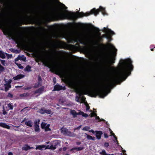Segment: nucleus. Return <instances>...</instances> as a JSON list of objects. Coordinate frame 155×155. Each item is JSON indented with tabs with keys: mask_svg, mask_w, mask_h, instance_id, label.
<instances>
[{
	"mask_svg": "<svg viewBox=\"0 0 155 155\" xmlns=\"http://www.w3.org/2000/svg\"><path fill=\"white\" fill-rule=\"evenodd\" d=\"M91 117H92L94 116H95L96 119L98 120L99 121H104V120L103 119H100V117L98 116H97V115L94 112H92V113H91Z\"/></svg>",
	"mask_w": 155,
	"mask_h": 155,
	"instance_id": "15",
	"label": "nucleus"
},
{
	"mask_svg": "<svg viewBox=\"0 0 155 155\" xmlns=\"http://www.w3.org/2000/svg\"><path fill=\"white\" fill-rule=\"evenodd\" d=\"M58 44H60V45H61L62 44V43L61 42H58Z\"/></svg>",
	"mask_w": 155,
	"mask_h": 155,
	"instance_id": "59",
	"label": "nucleus"
},
{
	"mask_svg": "<svg viewBox=\"0 0 155 155\" xmlns=\"http://www.w3.org/2000/svg\"><path fill=\"white\" fill-rule=\"evenodd\" d=\"M31 87H23V89L24 90H29V89H31Z\"/></svg>",
	"mask_w": 155,
	"mask_h": 155,
	"instance_id": "45",
	"label": "nucleus"
},
{
	"mask_svg": "<svg viewBox=\"0 0 155 155\" xmlns=\"http://www.w3.org/2000/svg\"><path fill=\"white\" fill-rule=\"evenodd\" d=\"M99 153L101 155H107V154L106 153L105 150H102V151Z\"/></svg>",
	"mask_w": 155,
	"mask_h": 155,
	"instance_id": "31",
	"label": "nucleus"
},
{
	"mask_svg": "<svg viewBox=\"0 0 155 155\" xmlns=\"http://www.w3.org/2000/svg\"><path fill=\"white\" fill-rule=\"evenodd\" d=\"M4 21V18L2 15H0V26L3 25Z\"/></svg>",
	"mask_w": 155,
	"mask_h": 155,
	"instance_id": "20",
	"label": "nucleus"
},
{
	"mask_svg": "<svg viewBox=\"0 0 155 155\" xmlns=\"http://www.w3.org/2000/svg\"><path fill=\"white\" fill-rule=\"evenodd\" d=\"M39 112L41 114H44L45 113V109H41L39 110Z\"/></svg>",
	"mask_w": 155,
	"mask_h": 155,
	"instance_id": "37",
	"label": "nucleus"
},
{
	"mask_svg": "<svg viewBox=\"0 0 155 155\" xmlns=\"http://www.w3.org/2000/svg\"><path fill=\"white\" fill-rule=\"evenodd\" d=\"M10 50L12 51H13L15 53H17L18 52V51L17 50H15L14 51V49H10Z\"/></svg>",
	"mask_w": 155,
	"mask_h": 155,
	"instance_id": "46",
	"label": "nucleus"
},
{
	"mask_svg": "<svg viewBox=\"0 0 155 155\" xmlns=\"http://www.w3.org/2000/svg\"><path fill=\"white\" fill-rule=\"evenodd\" d=\"M109 130H110V134H112V135H113V136H114V138H115V141H114V142H117V144H119V143H118V141H117V137H116L114 135V133H112V131H111V129H109Z\"/></svg>",
	"mask_w": 155,
	"mask_h": 155,
	"instance_id": "28",
	"label": "nucleus"
},
{
	"mask_svg": "<svg viewBox=\"0 0 155 155\" xmlns=\"http://www.w3.org/2000/svg\"><path fill=\"white\" fill-rule=\"evenodd\" d=\"M15 130L16 131H23V130H22L21 129H15Z\"/></svg>",
	"mask_w": 155,
	"mask_h": 155,
	"instance_id": "50",
	"label": "nucleus"
},
{
	"mask_svg": "<svg viewBox=\"0 0 155 155\" xmlns=\"http://www.w3.org/2000/svg\"><path fill=\"white\" fill-rule=\"evenodd\" d=\"M109 47L112 50V52L113 53L114 55H116V52L117 51V49L115 48V47L112 44H109L108 45Z\"/></svg>",
	"mask_w": 155,
	"mask_h": 155,
	"instance_id": "12",
	"label": "nucleus"
},
{
	"mask_svg": "<svg viewBox=\"0 0 155 155\" xmlns=\"http://www.w3.org/2000/svg\"><path fill=\"white\" fill-rule=\"evenodd\" d=\"M8 155H13V154L12 152H9L8 153Z\"/></svg>",
	"mask_w": 155,
	"mask_h": 155,
	"instance_id": "52",
	"label": "nucleus"
},
{
	"mask_svg": "<svg viewBox=\"0 0 155 155\" xmlns=\"http://www.w3.org/2000/svg\"><path fill=\"white\" fill-rule=\"evenodd\" d=\"M70 114L73 116V117H75L77 115H79L78 113H77L74 110H71Z\"/></svg>",
	"mask_w": 155,
	"mask_h": 155,
	"instance_id": "17",
	"label": "nucleus"
},
{
	"mask_svg": "<svg viewBox=\"0 0 155 155\" xmlns=\"http://www.w3.org/2000/svg\"><path fill=\"white\" fill-rule=\"evenodd\" d=\"M5 54L8 55V54L5 53L2 51L0 50V57L2 58H5Z\"/></svg>",
	"mask_w": 155,
	"mask_h": 155,
	"instance_id": "21",
	"label": "nucleus"
},
{
	"mask_svg": "<svg viewBox=\"0 0 155 155\" xmlns=\"http://www.w3.org/2000/svg\"><path fill=\"white\" fill-rule=\"evenodd\" d=\"M104 137L105 138H107L108 137V136L107 135V134H106V133H104Z\"/></svg>",
	"mask_w": 155,
	"mask_h": 155,
	"instance_id": "49",
	"label": "nucleus"
},
{
	"mask_svg": "<svg viewBox=\"0 0 155 155\" xmlns=\"http://www.w3.org/2000/svg\"><path fill=\"white\" fill-rule=\"evenodd\" d=\"M61 133L65 135L71 137H74L75 136V134L71 133L66 128L62 127L61 130Z\"/></svg>",
	"mask_w": 155,
	"mask_h": 155,
	"instance_id": "6",
	"label": "nucleus"
},
{
	"mask_svg": "<svg viewBox=\"0 0 155 155\" xmlns=\"http://www.w3.org/2000/svg\"><path fill=\"white\" fill-rule=\"evenodd\" d=\"M0 61H1V62L2 63V64L4 65V66H5V64H6V63H5V60H0Z\"/></svg>",
	"mask_w": 155,
	"mask_h": 155,
	"instance_id": "41",
	"label": "nucleus"
},
{
	"mask_svg": "<svg viewBox=\"0 0 155 155\" xmlns=\"http://www.w3.org/2000/svg\"><path fill=\"white\" fill-rule=\"evenodd\" d=\"M32 148H33L32 147H31L28 145H26L25 146L23 147L22 149L23 150H27Z\"/></svg>",
	"mask_w": 155,
	"mask_h": 155,
	"instance_id": "27",
	"label": "nucleus"
},
{
	"mask_svg": "<svg viewBox=\"0 0 155 155\" xmlns=\"http://www.w3.org/2000/svg\"><path fill=\"white\" fill-rule=\"evenodd\" d=\"M25 77V75L24 74H18L16 76L13 77V79L15 80H18L22 78Z\"/></svg>",
	"mask_w": 155,
	"mask_h": 155,
	"instance_id": "14",
	"label": "nucleus"
},
{
	"mask_svg": "<svg viewBox=\"0 0 155 155\" xmlns=\"http://www.w3.org/2000/svg\"><path fill=\"white\" fill-rule=\"evenodd\" d=\"M105 63L107 65L110 66L111 64L114 63V62H113V60H111L107 59Z\"/></svg>",
	"mask_w": 155,
	"mask_h": 155,
	"instance_id": "22",
	"label": "nucleus"
},
{
	"mask_svg": "<svg viewBox=\"0 0 155 155\" xmlns=\"http://www.w3.org/2000/svg\"><path fill=\"white\" fill-rule=\"evenodd\" d=\"M31 67L30 66H29V65H28L25 68V71H27L29 72L31 71Z\"/></svg>",
	"mask_w": 155,
	"mask_h": 155,
	"instance_id": "32",
	"label": "nucleus"
},
{
	"mask_svg": "<svg viewBox=\"0 0 155 155\" xmlns=\"http://www.w3.org/2000/svg\"><path fill=\"white\" fill-rule=\"evenodd\" d=\"M15 64L18 65L20 68L22 69L23 68V66H22L20 64H18L16 62H15Z\"/></svg>",
	"mask_w": 155,
	"mask_h": 155,
	"instance_id": "42",
	"label": "nucleus"
},
{
	"mask_svg": "<svg viewBox=\"0 0 155 155\" xmlns=\"http://www.w3.org/2000/svg\"><path fill=\"white\" fill-rule=\"evenodd\" d=\"M44 89V87H41V88H39L35 92V94H36L37 93H38L40 94L42 93Z\"/></svg>",
	"mask_w": 155,
	"mask_h": 155,
	"instance_id": "16",
	"label": "nucleus"
},
{
	"mask_svg": "<svg viewBox=\"0 0 155 155\" xmlns=\"http://www.w3.org/2000/svg\"><path fill=\"white\" fill-rule=\"evenodd\" d=\"M81 100L82 102H84V100L83 99L81 98Z\"/></svg>",
	"mask_w": 155,
	"mask_h": 155,
	"instance_id": "58",
	"label": "nucleus"
},
{
	"mask_svg": "<svg viewBox=\"0 0 155 155\" xmlns=\"http://www.w3.org/2000/svg\"><path fill=\"white\" fill-rule=\"evenodd\" d=\"M76 143L77 145H80V144H81V143L80 142H77Z\"/></svg>",
	"mask_w": 155,
	"mask_h": 155,
	"instance_id": "56",
	"label": "nucleus"
},
{
	"mask_svg": "<svg viewBox=\"0 0 155 155\" xmlns=\"http://www.w3.org/2000/svg\"><path fill=\"white\" fill-rule=\"evenodd\" d=\"M96 136L98 139H100L101 138V135L102 134V132L101 131H96Z\"/></svg>",
	"mask_w": 155,
	"mask_h": 155,
	"instance_id": "18",
	"label": "nucleus"
},
{
	"mask_svg": "<svg viewBox=\"0 0 155 155\" xmlns=\"http://www.w3.org/2000/svg\"><path fill=\"white\" fill-rule=\"evenodd\" d=\"M50 124H46L44 122H42L41 124V127L42 129H44L46 131H50L51 129L49 128Z\"/></svg>",
	"mask_w": 155,
	"mask_h": 155,
	"instance_id": "9",
	"label": "nucleus"
},
{
	"mask_svg": "<svg viewBox=\"0 0 155 155\" xmlns=\"http://www.w3.org/2000/svg\"><path fill=\"white\" fill-rule=\"evenodd\" d=\"M107 155H114V154H107Z\"/></svg>",
	"mask_w": 155,
	"mask_h": 155,
	"instance_id": "60",
	"label": "nucleus"
},
{
	"mask_svg": "<svg viewBox=\"0 0 155 155\" xmlns=\"http://www.w3.org/2000/svg\"><path fill=\"white\" fill-rule=\"evenodd\" d=\"M15 38L17 42L19 44H23L27 43V42L26 38L24 37L18 36Z\"/></svg>",
	"mask_w": 155,
	"mask_h": 155,
	"instance_id": "8",
	"label": "nucleus"
},
{
	"mask_svg": "<svg viewBox=\"0 0 155 155\" xmlns=\"http://www.w3.org/2000/svg\"><path fill=\"white\" fill-rule=\"evenodd\" d=\"M151 51H153V48H151Z\"/></svg>",
	"mask_w": 155,
	"mask_h": 155,
	"instance_id": "62",
	"label": "nucleus"
},
{
	"mask_svg": "<svg viewBox=\"0 0 155 155\" xmlns=\"http://www.w3.org/2000/svg\"><path fill=\"white\" fill-rule=\"evenodd\" d=\"M65 31L60 30L56 31L54 34V37L56 38H64L66 35Z\"/></svg>",
	"mask_w": 155,
	"mask_h": 155,
	"instance_id": "7",
	"label": "nucleus"
},
{
	"mask_svg": "<svg viewBox=\"0 0 155 155\" xmlns=\"http://www.w3.org/2000/svg\"><path fill=\"white\" fill-rule=\"evenodd\" d=\"M81 88H77L75 91L76 93L78 94L79 96H76L75 100L78 102H80L79 99L82 95L83 90H87L91 87V86L87 84V81H81L80 83Z\"/></svg>",
	"mask_w": 155,
	"mask_h": 155,
	"instance_id": "4",
	"label": "nucleus"
},
{
	"mask_svg": "<svg viewBox=\"0 0 155 155\" xmlns=\"http://www.w3.org/2000/svg\"><path fill=\"white\" fill-rule=\"evenodd\" d=\"M120 147L121 148L122 150H123V148H122L121 147V146H120Z\"/></svg>",
	"mask_w": 155,
	"mask_h": 155,
	"instance_id": "63",
	"label": "nucleus"
},
{
	"mask_svg": "<svg viewBox=\"0 0 155 155\" xmlns=\"http://www.w3.org/2000/svg\"><path fill=\"white\" fill-rule=\"evenodd\" d=\"M40 121V120L38 119V120H35L34 122V126H35V125H39V122Z\"/></svg>",
	"mask_w": 155,
	"mask_h": 155,
	"instance_id": "34",
	"label": "nucleus"
},
{
	"mask_svg": "<svg viewBox=\"0 0 155 155\" xmlns=\"http://www.w3.org/2000/svg\"><path fill=\"white\" fill-rule=\"evenodd\" d=\"M11 82V80L5 81L6 83L4 84L5 90V91H7L11 87V86L10 84Z\"/></svg>",
	"mask_w": 155,
	"mask_h": 155,
	"instance_id": "10",
	"label": "nucleus"
},
{
	"mask_svg": "<svg viewBox=\"0 0 155 155\" xmlns=\"http://www.w3.org/2000/svg\"><path fill=\"white\" fill-rule=\"evenodd\" d=\"M100 11L101 12L103 15H107L105 8L100 6L99 9H96L94 8L91 11V12H87L85 13L83 12L79 13L78 15L74 13L68 12L64 13H60L58 9L54 8L52 9L50 12H45L44 15V18L46 20H49L53 18L56 17L61 19H68L73 20L76 19L78 17H82L84 16H88L91 14H94L95 16L99 14Z\"/></svg>",
	"mask_w": 155,
	"mask_h": 155,
	"instance_id": "2",
	"label": "nucleus"
},
{
	"mask_svg": "<svg viewBox=\"0 0 155 155\" xmlns=\"http://www.w3.org/2000/svg\"><path fill=\"white\" fill-rule=\"evenodd\" d=\"M38 80L39 82L38 83V84L37 85H36L34 86V87L36 88L37 87L40 85V82L41 81V79L40 76H38Z\"/></svg>",
	"mask_w": 155,
	"mask_h": 155,
	"instance_id": "26",
	"label": "nucleus"
},
{
	"mask_svg": "<svg viewBox=\"0 0 155 155\" xmlns=\"http://www.w3.org/2000/svg\"><path fill=\"white\" fill-rule=\"evenodd\" d=\"M74 39L75 42H77L78 40L81 42H82V39L80 38L79 37H75L74 38Z\"/></svg>",
	"mask_w": 155,
	"mask_h": 155,
	"instance_id": "33",
	"label": "nucleus"
},
{
	"mask_svg": "<svg viewBox=\"0 0 155 155\" xmlns=\"http://www.w3.org/2000/svg\"><path fill=\"white\" fill-rule=\"evenodd\" d=\"M61 4V7L63 9L66 10L67 8V7L65 6V5L63 4L62 3H61L60 2H59Z\"/></svg>",
	"mask_w": 155,
	"mask_h": 155,
	"instance_id": "36",
	"label": "nucleus"
},
{
	"mask_svg": "<svg viewBox=\"0 0 155 155\" xmlns=\"http://www.w3.org/2000/svg\"><path fill=\"white\" fill-rule=\"evenodd\" d=\"M81 127V125H80L79 126H78V127L74 128V131H75L76 130H79L80 129V128Z\"/></svg>",
	"mask_w": 155,
	"mask_h": 155,
	"instance_id": "44",
	"label": "nucleus"
},
{
	"mask_svg": "<svg viewBox=\"0 0 155 155\" xmlns=\"http://www.w3.org/2000/svg\"><path fill=\"white\" fill-rule=\"evenodd\" d=\"M22 87V86H16V87Z\"/></svg>",
	"mask_w": 155,
	"mask_h": 155,
	"instance_id": "55",
	"label": "nucleus"
},
{
	"mask_svg": "<svg viewBox=\"0 0 155 155\" xmlns=\"http://www.w3.org/2000/svg\"><path fill=\"white\" fill-rule=\"evenodd\" d=\"M90 109V107L87 105L86 106V110H88Z\"/></svg>",
	"mask_w": 155,
	"mask_h": 155,
	"instance_id": "51",
	"label": "nucleus"
},
{
	"mask_svg": "<svg viewBox=\"0 0 155 155\" xmlns=\"http://www.w3.org/2000/svg\"><path fill=\"white\" fill-rule=\"evenodd\" d=\"M13 95L10 93H8V97H9L12 98L13 97Z\"/></svg>",
	"mask_w": 155,
	"mask_h": 155,
	"instance_id": "47",
	"label": "nucleus"
},
{
	"mask_svg": "<svg viewBox=\"0 0 155 155\" xmlns=\"http://www.w3.org/2000/svg\"><path fill=\"white\" fill-rule=\"evenodd\" d=\"M51 113V111L50 110H45V113L50 114Z\"/></svg>",
	"mask_w": 155,
	"mask_h": 155,
	"instance_id": "40",
	"label": "nucleus"
},
{
	"mask_svg": "<svg viewBox=\"0 0 155 155\" xmlns=\"http://www.w3.org/2000/svg\"><path fill=\"white\" fill-rule=\"evenodd\" d=\"M4 70V68L0 64V72L3 71Z\"/></svg>",
	"mask_w": 155,
	"mask_h": 155,
	"instance_id": "39",
	"label": "nucleus"
},
{
	"mask_svg": "<svg viewBox=\"0 0 155 155\" xmlns=\"http://www.w3.org/2000/svg\"><path fill=\"white\" fill-rule=\"evenodd\" d=\"M132 63V61L130 59L120 60L119 70L115 68L116 72L108 80L105 84L101 85L99 87L95 88L98 91L100 98H104L110 92V90L108 89L112 88L114 83H117L119 81H122L125 80L130 75V71H132L133 68Z\"/></svg>",
	"mask_w": 155,
	"mask_h": 155,
	"instance_id": "1",
	"label": "nucleus"
},
{
	"mask_svg": "<svg viewBox=\"0 0 155 155\" xmlns=\"http://www.w3.org/2000/svg\"><path fill=\"white\" fill-rule=\"evenodd\" d=\"M125 152V150H123V152Z\"/></svg>",
	"mask_w": 155,
	"mask_h": 155,
	"instance_id": "64",
	"label": "nucleus"
},
{
	"mask_svg": "<svg viewBox=\"0 0 155 155\" xmlns=\"http://www.w3.org/2000/svg\"><path fill=\"white\" fill-rule=\"evenodd\" d=\"M90 129V127L88 126L85 127L83 129V130H87L88 131Z\"/></svg>",
	"mask_w": 155,
	"mask_h": 155,
	"instance_id": "38",
	"label": "nucleus"
},
{
	"mask_svg": "<svg viewBox=\"0 0 155 155\" xmlns=\"http://www.w3.org/2000/svg\"><path fill=\"white\" fill-rule=\"evenodd\" d=\"M79 115H81L82 116L85 117H88V115L87 114H85L84 112L79 110Z\"/></svg>",
	"mask_w": 155,
	"mask_h": 155,
	"instance_id": "24",
	"label": "nucleus"
},
{
	"mask_svg": "<svg viewBox=\"0 0 155 155\" xmlns=\"http://www.w3.org/2000/svg\"><path fill=\"white\" fill-rule=\"evenodd\" d=\"M89 131L90 132H91L92 133H94V130H91Z\"/></svg>",
	"mask_w": 155,
	"mask_h": 155,
	"instance_id": "54",
	"label": "nucleus"
},
{
	"mask_svg": "<svg viewBox=\"0 0 155 155\" xmlns=\"http://www.w3.org/2000/svg\"><path fill=\"white\" fill-rule=\"evenodd\" d=\"M35 128V131L36 132H40V128L39 126V125H35V126H34Z\"/></svg>",
	"mask_w": 155,
	"mask_h": 155,
	"instance_id": "29",
	"label": "nucleus"
},
{
	"mask_svg": "<svg viewBox=\"0 0 155 155\" xmlns=\"http://www.w3.org/2000/svg\"><path fill=\"white\" fill-rule=\"evenodd\" d=\"M25 121V119H24V120H22V122H24V121Z\"/></svg>",
	"mask_w": 155,
	"mask_h": 155,
	"instance_id": "61",
	"label": "nucleus"
},
{
	"mask_svg": "<svg viewBox=\"0 0 155 155\" xmlns=\"http://www.w3.org/2000/svg\"><path fill=\"white\" fill-rule=\"evenodd\" d=\"M103 31L107 35H104L102 36L99 35L97 36L96 38H94L93 39L90 38H84L85 41L92 46H94L97 45L99 42L101 41V38L103 37L109 39V41H110L111 40H110V35L115 34V33L113 31L105 27L104 28Z\"/></svg>",
	"mask_w": 155,
	"mask_h": 155,
	"instance_id": "3",
	"label": "nucleus"
},
{
	"mask_svg": "<svg viewBox=\"0 0 155 155\" xmlns=\"http://www.w3.org/2000/svg\"><path fill=\"white\" fill-rule=\"evenodd\" d=\"M29 95V94L28 93H25L20 95L21 97H28Z\"/></svg>",
	"mask_w": 155,
	"mask_h": 155,
	"instance_id": "30",
	"label": "nucleus"
},
{
	"mask_svg": "<svg viewBox=\"0 0 155 155\" xmlns=\"http://www.w3.org/2000/svg\"><path fill=\"white\" fill-rule=\"evenodd\" d=\"M83 147H74L72 148L70 150V151H72L73 150H76L77 151H78L79 150H82L83 149Z\"/></svg>",
	"mask_w": 155,
	"mask_h": 155,
	"instance_id": "25",
	"label": "nucleus"
},
{
	"mask_svg": "<svg viewBox=\"0 0 155 155\" xmlns=\"http://www.w3.org/2000/svg\"><path fill=\"white\" fill-rule=\"evenodd\" d=\"M25 124L30 127H31L33 126V123L31 120H30L25 121Z\"/></svg>",
	"mask_w": 155,
	"mask_h": 155,
	"instance_id": "19",
	"label": "nucleus"
},
{
	"mask_svg": "<svg viewBox=\"0 0 155 155\" xmlns=\"http://www.w3.org/2000/svg\"><path fill=\"white\" fill-rule=\"evenodd\" d=\"M95 138L94 137H92V139H91V140H95Z\"/></svg>",
	"mask_w": 155,
	"mask_h": 155,
	"instance_id": "57",
	"label": "nucleus"
},
{
	"mask_svg": "<svg viewBox=\"0 0 155 155\" xmlns=\"http://www.w3.org/2000/svg\"><path fill=\"white\" fill-rule=\"evenodd\" d=\"M58 144V142L55 141L50 146L48 145L46 146L44 145H41L36 146L35 149L36 150H42L43 148H45V149H51L52 150H55L56 148V146Z\"/></svg>",
	"mask_w": 155,
	"mask_h": 155,
	"instance_id": "5",
	"label": "nucleus"
},
{
	"mask_svg": "<svg viewBox=\"0 0 155 155\" xmlns=\"http://www.w3.org/2000/svg\"><path fill=\"white\" fill-rule=\"evenodd\" d=\"M26 59V58L24 55H19L18 57L15 59V61H17L18 60H19L25 61Z\"/></svg>",
	"mask_w": 155,
	"mask_h": 155,
	"instance_id": "11",
	"label": "nucleus"
},
{
	"mask_svg": "<svg viewBox=\"0 0 155 155\" xmlns=\"http://www.w3.org/2000/svg\"><path fill=\"white\" fill-rule=\"evenodd\" d=\"M109 145V143H104V146L105 147H107Z\"/></svg>",
	"mask_w": 155,
	"mask_h": 155,
	"instance_id": "48",
	"label": "nucleus"
},
{
	"mask_svg": "<svg viewBox=\"0 0 155 155\" xmlns=\"http://www.w3.org/2000/svg\"><path fill=\"white\" fill-rule=\"evenodd\" d=\"M0 127L8 129H10V127L9 126L4 123H0Z\"/></svg>",
	"mask_w": 155,
	"mask_h": 155,
	"instance_id": "13",
	"label": "nucleus"
},
{
	"mask_svg": "<svg viewBox=\"0 0 155 155\" xmlns=\"http://www.w3.org/2000/svg\"><path fill=\"white\" fill-rule=\"evenodd\" d=\"M8 107L9 108V110H12L13 108L12 105L11 104H8Z\"/></svg>",
	"mask_w": 155,
	"mask_h": 155,
	"instance_id": "35",
	"label": "nucleus"
},
{
	"mask_svg": "<svg viewBox=\"0 0 155 155\" xmlns=\"http://www.w3.org/2000/svg\"><path fill=\"white\" fill-rule=\"evenodd\" d=\"M62 89V87L58 85H56L54 86L55 90L59 91Z\"/></svg>",
	"mask_w": 155,
	"mask_h": 155,
	"instance_id": "23",
	"label": "nucleus"
},
{
	"mask_svg": "<svg viewBox=\"0 0 155 155\" xmlns=\"http://www.w3.org/2000/svg\"><path fill=\"white\" fill-rule=\"evenodd\" d=\"M67 149V148L66 147H64L63 148V150L64 151H65Z\"/></svg>",
	"mask_w": 155,
	"mask_h": 155,
	"instance_id": "53",
	"label": "nucleus"
},
{
	"mask_svg": "<svg viewBox=\"0 0 155 155\" xmlns=\"http://www.w3.org/2000/svg\"><path fill=\"white\" fill-rule=\"evenodd\" d=\"M86 135H87V139L88 140H91V139H92V137L90 136V135H87V134H86Z\"/></svg>",
	"mask_w": 155,
	"mask_h": 155,
	"instance_id": "43",
	"label": "nucleus"
}]
</instances>
